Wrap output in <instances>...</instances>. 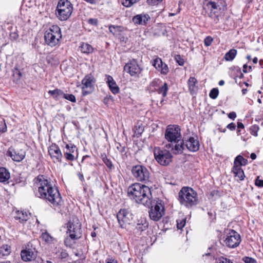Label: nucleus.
Returning <instances> with one entry per match:
<instances>
[{
    "label": "nucleus",
    "mask_w": 263,
    "mask_h": 263,
    "mask_svg": "<svg viewBox=\"0 0 263 263\" xmlns=\"http://www.w3.org/2000/svg\"><path fill=\"white\" fill-rule=\"evenodd\" d=\"M33 189L36 196L50 203L55 209H60L63 203L58 189L44 175L34 179Z\"/></svg>",
    "instance_id": "f257e3e1"
},
{
    "label": "nucleus",
    "mask_w": 263,
    "mask_h": 263,
    "mask_svg": "<svg viewBox=\"0 0 263 263\" xmlns=\"http://www.w3.org/2000/svg\"><path fill=\"white\" fill-rule=\"evenodd\" d=\"M180 128L177 125H168L165 132V138L170 142L165 147L171 149L174 154H179L184 149V141L181 140Z\"/></svg>",
    "instance_id": "f03ea898"
},
{
    "label": "nucleus",
    "mask_w": 263,
    "mask_h": 263,
    "mask_svg": "<svg viewBox=\"0 0 263 263\" xmlns=\"http://www.w3.org/2000/svg\"><path fill=\"white\" fill-rule=\"evenodd\" d=\"M127 193L136 202L144 205L149 203L152 198L150 188L139 183H135L130 185L128 188Z\"/></svg>",
    "instance_id": "7ed1b4c3"
},
{
    "label": "nucleus",
    "mask_w": 263,
    "mask_h": 263,
    "mask_svg": "<svg viewBox=\"0 0 263 263\" xmlns=\"http://www.w3.org/2000/svg\"><path fill=\"white\" fill-rule=\"evenodd\" d=\"M204 9L214 22L217 23L223 17L227 3L224 0H205Z\"/></svg>",
    "instance_id": "20e7f679"
},
{
    "label": "nucleus",
    "mask_w": 263,
    "mask_h": 263,
    "mask_svg": "<svg viewBox=\"0 0 263 263\" xmlns=\"http://www.w3.org/2000/svg\"><path fill=\"white\" fill-rule=\"evenodd\" d=\"M178 201L180 203L186 208H191L196 205L198 202L196 192L192 188L183 187L178 193Z\"/></svg>",
    "instance_id": "39448f33"
},
{
    "label": "nucleus",
    "mask_w": 263,
    "mask_h": 263,
    "mask_svg": "<svg viewBox=\"0 0 263 263\" xmlns=\"http://www.w3.org/2000/svg\"><path fill=\"white\" fill-rule=\"evenodd\" d=\"M57 17L62 21L69 18L73 11V6L68 0H60L56 8Z\"/></svg>",
    "instance_id": "423d86ee"
},
{
    "label": "nucleus",
    "mask_w": 263,
    "mask_h": 263,
    "mask_svg": "<svg viewBox=\"0 0 263 263\" xmlns=\"http://www.w3.org/2000/svg\"><path fill=\"white\" fill-rule=\"evenodd\" d=\"M131 172L136 181L145 184H148L150 182V173L145 166L142 165H135L133 166Z\"/></svg>",
    "instance_id": "0eeeda50"
},
{
    "label": "nucleus",
    "mask_w": 263,
    "mask_h": 263,
    "mask_svg": "<svg viewBox=\"0 0 263 263\" xmlns=\"http://www.w3.org/2000/svg\"><path fill=\"white\" fill-rule=\"evenodd\" d=\"M44 37L46 43L48 45L51 47L54 46L62 37L60 27L57 25L52 26L45 32Z\"/></svg>",
    "instance_id": "6e6552de"
},
{
    "label": "nucleus",
    "mask_w": 263,
    "mask_h": 263,
    "mask_svg": "<svg viewBox=\"0 0 263 263\" xmlns=\"http://www.w3.org/2000/svg\"><path fill=\"white\" fill-rule=\"evenodd\" d=\"M155 158L161 165H167L172 159V155L168 150L155 147L154 149Z\"/></svg>",
    "instance_id": "1a4fd4ad"
},
{
    "label": "nucleus",
    "mask_w": 263,
    "mask_h": 263,
    "mask_svg": "<svg viewBox=\"0 0 263 263\" xmlns=\"http://www.w3.org/2000/svg\"><path fill=\"white\" fill-rule=\"evenodd\" d=\"M117 218L120 227L123 229L129 224L132 221L133 217L130 212L127 209H121L117 214Z\"/></svg>",
    "instance_id": "9d476101"
},
{
    "label": "nucleus",
    "mask_w": 263,
    "mask_h": 263,
    "mask_svg": "<svg viewBox=\"0 0 263 263\" xmlns=\"http://www.w3.org/2000/svg\"><path fill=\"white\" fill-rule=\"evenodd\" d=\"M164 214V208L161 201H157L149 211L150 218L155 221L159 220Z\"/></svg>",
    "instance_id": "9b49d317"
},
{
    "label": "nucleus",
    "mask_w": 263,
    "mask_h": 263,
    "mask_svg": "<svg viewBox=\"0 0 263 263\" xmlns=\"http://www.w3.org/2000/svg\"><path fill=\"white\" fill-rule=\"evenodd\" d=\"M241 241L240 235L235 231L231 230L229 232L224 242L229 248H234L237 247Z\"/></svg>",
    "instance_id": "f8f14e48"
},
{
    "label": "nucleus",
    "mask_w": 263,
    "mask_h": 263,
    "mask_svg": "<svg viewBox=\"0 0 263 263\" xmlns=\"http://www.w3.org/2000/svg\"><path fill=\"white\" fill-rule=\"evenodd\" d=\"M7 154L12 159L16 162L22 161L25 157L26 152L23 148L19 147H10L9 148Z\"/></svg>",
    "instance_id": "ddd939ff"
},
{
    "label": "nucleus",
    "mask_w": 263,
    "mask_h": 263,
    "mask_svg": "<svg viewBox=\"0 0 263 263\" xmlns=\"http://www.w3.org/2000/svg\"><path fill=\"white\" fill-rule=\"evenodd\" d=\"M95 79L91 74L86 75L82 81V93L83 96H86L91 93L93 90V83Z\"/></svg>",
    "instance_id": "4468645a"
},
{
    "label": "nucleus",
    "mask_w": 263,
    "mask_h": 263,
    "mask_svg": "<svg viewBox=\"0 0 263 263\" xmlns=\"http://www.w3.org/2000/svg\"><path fill=\"white\" fill-rule=\"evenodd\" d=\"M67 233L73 238L80 239L82 236L81 224L79 222H68L67 226Z\"/></svg>",
    "instance_id": "2eb2a0df"
},
{
    "label": "nucleus",
    "mask_w": 263,
    "mask_h": 263,
    "mask_svg": "<svg viewBox=\"0 0 263 263\" xmlns=\"http://www.w3.org/2000/svg\"><path fill=\"white\" fill-rule=\"evenodd\" d=\"M48 153L54 162H61L63 157L59 147L55 144H52L48 148Z\"/></svg>",
    "instance_id": "dca6fc26"
},
{
    "label": "nucleus",
    "mask_w": 263,
    "mask_h": 263,
    "mask_svg": "<svg viewBox=\"0 0 263 263\" xmlns=\"http://www.w3.org/2000/svg\"><path fill=\"white\" fill-rule=\"evenodd\" d=\"M181 141H184V148H186L191 152H196L199 148V141L197 138L193 137L189 138H184Z\"/></svg>",
    "instance_id": "f3484780"
},
{
    "label": "nucleus",
    "mask_w": 263,
    "mask_h": 263,
    "mask_svg": "<svg viewBox=\"0 0 263 263\" xmlns=\"http://www.w3.org/2000/svg\"><path fill=\"white\" fill-rule=\"evenodd\" d=\"M125 71L129 73L132 76H134L140 73L141 69L137 61L133 60L127 63L124 67Z\"/></svg>",
    "instance_id": "a211bd4d"
},
{
    "label": "nucleus",
    "mask_w": 263,
    "mask_h": 263,
    "mask_svg": "<svg viewBox=\"0 0 263 263\" xmlns=\"http://www.w3.org/2000/svg\"><path fill=\"white\" fill-rule=\"evenodd\" d=\"M77 150L76 146L73 144H67L63 149L64 157L68 161H73L76 157L74 153Z\"/></svg>",
    "instance_id": "6ab92c4d"
},
{
    "label": "nucleus",
    "mask_w": 263,
    "mask_h": 263,
    "mask_svg": "<svg viewBox=\"0 0 263 263\" xmlns=\"http://www.w3.org/2000/svg\"><path fill=\"white\" fill-rule=\"evenodd\" d=\"M152 62V65L161 74H166L168 72L169 70L167 65L163 63L161 59L157 57Z\"/></svg>",
    "instance_id": "aec40b11"
},
{
    "label": "nucleus",
    "mask_w": 263,
    "mask_h": 263,
    "mask_svg": "<svg viewBox=\"0 0 263 263\" xmlns=\"http://www.w3.org/2000/svg\"><path fill=\"white\" fill-rule=\"evenodd\" d=\"M21 256L23 261H31L36 258L37 254L34 249H27L21 251Z\"/></svg>",
    "instance_id": "412c9836"
},
{
    "label": "nucleus",
    "mask_w": 263,
    "mask_h": 263,
    "mask_svg": "<svg viewBox=\"0 0 263 263\" xmlns=\"http://www.w3.org/2000/svg\"><path fill=\"white\" fill-rule=\"evenodd\" d=\"M150 18L148 14H140L135 16L133 18V22L135 24L145 25Z\"/></svg>",
    "instance_id": "4be33fe9"
},
{
    "label": "nucleus",
    "mask_w": 263,
    "mask_h": 263,
    "mask_svg": "<svg viewBox=\"0 0 263 263\" xmlns=\"http://www.w3.org/2000/svg\"><path fill=\"white\" fill-rule=\"evenodd\" d=\"M106 77L107 79L106 83L110 91L114 94L118 93L119 92V88L113 78L109 75H106Z\"/></svg>",
    "instance_id": "5701e85b"
},
{
    "label": "nucleus",
    "mask_w": 263,
    "mask_h": 263,
    "mask_svg": "<svg viewBox=\"0 0 263 263\" xmlns=\"http://www.w3.org/2000/svg\"><path fill=\"white\" fill-rule=\"evenodd\" d=\"M30 214L24 211H17L15 212L14 218L21 223H24L30 218Z\"/></svg>",
    "instance_id": "b1692460"
},
{
    "label": "nucleus",
    "mask_w": 263,
    "mask_h": 263,
    "mask_svg": "<svg viewBox=\"0 0 263 263\" xmlns=\"http://www.w3.org/2000/svg\"><path fill=\"white\" fill-rule=\"evenodd\" d=\"M247 163L248 160L239 155L235 158L233 167H241V166H245Z\"/></svg>",
    "instance_id": "393cba45"
},
{
    "label": "nucleus",
    "mask_w": 263,
    "mask_h": 263,
    "mask_svg": "<svg viewBox=\"0 0 263 263\" xmlns=\"http://www.w3.org/2000/svg\"><path fill=\"white\" fill-rule=\"evenodd\" d=\"M10 178V175L8 171L4 167H0V182H6Z\"/></svg>",
    "instance_id": "a878e982"
},
{
    "label": "nucleus",
    "mask_w": 263,
    "mask_h": 263,
    "mask_svg": "<svg viewBox=\"0 0 263 263\" xmlns=\"http://www.w3.org/2000/svg\"><path fill=\"white\" fill-rule=\"evenodd\" d=\"M232 172L234 173L235 177H237L240 181L244 179L245 175L241 167H233Z\"/></svg>",
    "instance_id": "bb28decb"
},
{
    "label": "nucleus",
    "mask_w": 263,
    "mask_h": 263,
    "mask_svg": "<svg viewBox=\"0 0 263 263\" xmlns=\"http://www.w3.org/2000/svg\"><path fill=\"white\" fill-rule=\"evenodd\" d=\"M148 226V223L146 220L145 219L142 218L138 220L136 226V229L142 232L145 230L147 228Z\"/></svg>",
    "instance_id": "cd10ccee"
},
{
    "label": "nucleus",
    "mask_w": 263,
    "mask_h": 263,
    "mask_svg": "<svg viewBox=\"0 0 263 263\" xmlns=\"http://www.w3.org/2000/svg\"><path fill=\"white\" fill-rule=\"evenodd\" d=\"M197 80L195 77H190L188 80L189 89L191 94L193 95L195 91L196 84Z\"/></svg>",
    "instance_id": "c85d7f7f"
},
{
    "label": "nucleus",
    "mask_w": 263,
    "mask_h": 263,
    "mask_svg": "<svg viewBox=\"0 0 263 263\" xmlns=\"http://www.w3.org/2000/svg\"><path fill=\"white\" fill-rule=\"evenodd\" d=\"M48 93L57 100L61 98H63L65 93L62 90L59 89H56L53 90H49Z\"/></svg>",
    "instance_id": "c756f323"
},
{
    "label": "nucleus",
    "mask_w": 263,
    "mask_h": 263,
    "mask_svg": "<svg viewBox=\"0 0 263 263\" xmlns=\"http://www.w3.org/2000/svg\"><path fill=\"white\" fill-rule=\"evenodd\" d=\"M10 252V247L8 245H4L0 247V257L8 256Z\"/></svg>",
    "instance_id": "7c9ffc66"
},
{
    "label": "nucleus",
    "mask_w": 263,
    "mask_h": 263,
    "mask_svg": "<svg viewBox=\"0 0 263 263\" xmlns=\"http://www.w3.org/2000/svg\"><path fill=\"white\" fill-rule=\"evenodd\" d=\"M236 55L237 50H229V51L225 54L223 59L226 61H232L234 59Z\"/></svg>",
    "instance_id": "2f4dec72"
},
{
    "label": "nucleus",
    "mask_w": 263,
    "mask_h": 263,
    "mask_svg": "<svg viewBox=\"0 0 263 263\" xmlns=\"http://www.w3.org/2000/svg\"><path fill=\"white\" fill-rule=\"evenodd\" d=\"M78 238H73L71 236H67L64 240V243L66 247L69 248H73L76 243V241L78 240Z\"/></svg>",
    "instance_id": "473e14b6"
},
{
    "label": "nucleus",
    "mask_w": 263,
    "mask_h": 263,
    "mask_svg": "<svg viewBox=\"0 0 263 263\" xmlns=\"http://www.w3.org/2000/svg\"><path fill=\"white\" fill-rule=\"evenodd\" d=\"M133 130L134 132V135L137 137H139L144 132V127L142 124H139L138 123L135 126Z\"/></svg>",
    "instance_id": "72a5a7b5"
},
{
    "label": "nucleus",
    "mask_w": 263,
    "mask_h": 263,
    "mask_svg": "<svg viewBox=\"0 0 263 263\" xmlns=\"http://www.w3.org/2000/svg\"><path fill=\"white\" fill-rule=\"evenodd\" d=\"M109 30L110 32L114 35L117 34L122 31V27L120 26L110 25L109 26Z\"/></svg>",
    "instance_id": "f704fd0d"
},
{
    "label": "nucleus",
    "mask_w": 263,
    "mask_h": 263,
    "mask_svg": "<svg viewBox=\"0 0 263 263\" xmlns=\"http://www.w3.org/2000/svg\"><path fill=\"white\" fill-rule=\"evenodd\" d=\"M41 238L43 241L48 243H51L53 240V238L47 232L42 234Z\"/></svg>",
    "instance_id": "c9c22d12"
},
{
    "label": "nucleus",
    "mask_w": 263,
    "mask_h": 263,
    "mask_svg": "<svg viewBox=\"0 0 263 263\" xmlns=\"http://www.w3.org/2000/svg\"><path fill=\"white\" fill-rule=\"evenodd\" d=\"M13 76L16 81L19 80L22 77V73L17 67H15L13 70Z\"/></svg>",
    "instance_id": "e433bc0d"
},
{
    "label": "nucleus",
    "mask_w": 263,
    "mask_h": 263,
    "mask_svg": "<svg viewBox=\"0 0 263 263\" xmlns=\"http://www.w3.org/2000/svg\"><path fill=\"white\" fill-rule=\"evenodd\" d=\"M168 90L167 85L166 83H165L163 85L160 87L158 90V92L160 94H162L163 97H165L167 95V92Z\"/></svg>",
    "instance_id": "4c0bfd02"
},
{
    "label": "nucleus",
    "mask_w": 263,
    "mask_h": 263,
    "mask_svg": "<svg viewBox=\"0 0 263 263\" xmlns=\"http://www.w3.org/2000/svg\"><path fill=\"white\" fill-rule=\"evenodd\" d=\"M7 125L5 119L2 117H0V132L5 133L7 131Z\"/></svg>",
    "instance_id": "58836bf2"
},
{
    "label": "nucleus",
    "mask_w": 263,
    "mask_h": 263,
    "mask_svg": "<svg viewBox=\"0 0 263 263\" xmlns=\"http://www.w3.org/2000/svg\"><path fill=\"white\" fill-rule=\"evenodd\" d=\"M259 128L258 126H257L256 125H252L250 128L251 134L255 137H257L258 135L257 132L259 130Z\"/></svg>",
    "instance_id": "ea45409f"
},
{
    "label": "nucleus",
    "mask_w": 263,
    "mask_h": 263,
    "mask_svg": "<svg viewBox=\"0 0 263 263\" xmlns=\"http://www.w3.org/2000/svg\"><path fill=\"white\" fill-rule=\"evenodd\" d=\"M218 93L219 91L217 88H213L209 93V96L211 98L215 99L218 97Z\"/></svg>",
    "instance_id": "a19ab883"
},
{
    "label": "nucleus",
    "mask_w": 263,
    "mask_h": 263,
    "mask_svg": "<svg viewBox=\"0 0 263 263\" xmlns=\"http://www.w3.org/2000/svg\"><path fill=\"white\" fill-rule=\"evenodd\" d=\"M63 98L71 101V102H76V99L75 96L72 94H66L64 93Z\"/></svg>",
    "instance_id": "79ce46f5"
},
{
    "label": "nucleus",
    "mask_w": 263,
    "mask_h": 263,
    "mask_svg": "<svg viewBox=\"0 0 263 263\" xmlns=\"http://www.w3.org/2000/svg\"><path fill=\"white\" fill-rule=\"evenodd\" d=\"M242 260L245 263H257L256 259H255L254 258H253L252 257H248V256L243 257L242 258Z\"/></svg>",
    "instance_id": "37998d69"
},
{
    "label": "nucleus",
    "mask_w": 263,
    "mask_h": 263,
    "mask_svg": "<svg viewBox=\"0 0 263 263\" xmlns=\"http://www.w3.org/2000/svg\"><path fill=\"white\" fill-rule=\"evenodd\" d=\"M186 223L185 219L177 220V227L178 229H182Z\"/></svg>",
    "instance_id": "c03bdc74"
},
{
    "label": "nucleus",
    "mask_w": 263,
    "mask_h": 263,
    "mask_svg": "<svg viewBox=\"0 0 263 263\" xmlns=\"http://www.w3.org/2000/svg\"><path fill=\"white\" fill-rule=\"evenodd\" d=\"M175 59L176 62L180 66H182L184 63V59L180 55H176L175 57Z\"/></svg>",
    "instance_id": "a18cd8bd"
},
{
    "label": "nucleus",
    "mask_w": 263,
    "mask_h": 263,
    "mask_svg": "<svg viewBox=\"0 0 263 263\" xmlns=\"http://www.w3.org/2000/svg\"><path fill=\"white\" fill-rule=\"evenodd\" d=\"M103 161L105 165L109 168H111L112 164L111 161L108 159L106 156L103 158Z\"/></svg>",
    "instance_id": "49530a36"
},
{
    "label": "nucleus",
    "mask_w": 263,
    "mask_h": 263,
    "mask_svg": "<svg viewBox=\"0 0 263 263\" xmlns=\"http://www.w3.org/2000/svg\"><path fill=\"white\" fill-rule=\"evenodd\" d=\"M122 4L123 6L128 7L135 4L132 0H122Z\"/></svg>",
    "instance_id": "de8ad7c7"
},
{
    "label": "nucleus",
    "mask_w": 263,
    "mask_h": 263,
    "mask_svg": "<svg viewBox=\"0 0 263 263\" xmlns=\"http://www.w3.org/2000/svg\"><path fill=\"white\" fill-rule=\"evenodd\" d=\"M213 38L211 36H209L206 37L204 41L205 45L206 46H210L213 42Z\"/></svg>",
    "instance_id": "09e8293b"
},
{
    "label": "nucleus",
    "mask_w": 263,
    "mask_h": 263,
    "mask_svg": "<svg viewBox=\"0 0 263 263\" xmlns=\"http://www.w3.org/2000/svg\"><path fill=\"white\" fill-rule=\"evenodd\" d=\"M217 263H233V262L229 259L221 257L218 259Z\"/></svg>",
    "instance_id": "8fccbe9b"
},
{
    "label": "nucleus",
    "mask_w": 263,
    "mask_h": 263,
    "mask_svg": "<svg viewBox=\"0 0 263 263\" xmlns=\"http://www.w3.org/2000/svg\"><path fill=\"white\" fill-rule=\"evenodd\" d=\"M255 184L258 187H263V180L259 179V177H257L255 180Z\"/></svg>",
    "instance_id": "3c124183"
},
{
    "label": "nucleus",
    "mask_w": 263,
    "mask_h": 263,
    "mask_svg": "<svg viewBox=\"0 0 263 263\" xmlns=\"http://www.w3.org/2000/svg\"><path fill=\"white\" fill-rule=\"evenodd\" d=\"M252 71V67L251 66H249L248 67V66L246 64L243 65V72L245 73H247L248 72H250Z\"/></svg>",
    "instance_id": "603ef678"
},
{
    "label": "nucleus",
    "mask_w": 263,
    "mask_h": 263,
    "mask_svg": "<svg viewBox=\"0 0 263 263\" xmlns=\"http://www.w3.org/2000/svg\"><path fill=\"white\" fill-rule=\"evenodd\" d=\"M227 127L231 130H234L235 129L236 125L234 123H231L227 125Z\"/></svg>",
    "instance_id": "864d4df0"
},
{
    "label": "nucleus",
    "mask_w": 263,
    "mask_h": 263,
    "mask_svg": "<svg viewBox=\"0 0 263 263\" xmlns=\"http://www.w3.org/2000/svg\"><path fill=\"white\" fill-rule=\"evenodd\" d=\"M228 117L229 118L234 120L236 117V114L235 112H231L228 114Z\"/></svg>",
    "instance_id": "5fc2aeb1"
},
{
    "label": "nucleus",
    "mask_w": 263,
    "mask_h": 263,
    "mask_svg": "<svg viewBox=\"0 0 263 263\" xmlns=\"http://www.w3.org/2000/svg\"><path fill=\"white\" fill-rule=\"evenodd\" d=\"M106 263H117V261L112 258H109L106 259Z\"/></svg>",
    "instance_id": "6e6d98bb"
},
{
    "label": "nucleus",
    "mask_w": 263,
    "mask_h": 263,
    "mask_svg": "<svg viewBox=\"0 0 263 263\" xmlns=\"http://www.w3.org/2000/svg\"><path fill=\"white\" fill-rule=\"evenodd\" d=\"M81 47L83 48H86V49H87V50H89L90 48H91V47L90 45L87 44H84V43H83Z\"/></svg>",
    "instance_id": "4d7b16f0"
},
{
    "label": "nucleus",
    "mask_w": 263,
    "mask_h": 263,
    "mask_svg": "<svg viewBox=\"0 0 263 263\" xmlns=\"http://www.w3.org/2000/svg\"><path fill=\"white\" fill-rule=\"evenodd\" d=\"M83 1L88 3L89 4H96L99 2V0H83Z\"/></svg>",
    "instance_id": "13d9d810"
},
{
    "label": "nucleus",
    "mask_w": 263,
    "mask_h": 263,
    "mask_svg": "<svg viewBox=\"0 0 263 263\" xmlns=\"http://www.w3.org/2000/svg\"><path fill=\"white\" fill-rule=\"evenodd\" d=\"M78 175L79 178L80 179V180L82 182L84 181V178L83 175L82 174L79 173Z\"/></svg>",
    "instance_id": "bf43d9fd"
},
{
    "label": "nucleus",
    "mask_w": 263,
    "mask_h": 263,
    "mask_svg": "<svg viewBox=\"0 0 263 263\" xmlns=\"http://www.w3.org/2000/svg\"><path fill=\"white\" fill-rule=\"evenodd\" d=\"M237 127L238 128H243L244 125L241 122H238Z\"/></svg>",
    "instance_id": "052dcab7"
},
{
    "label": "nucleus",
    "mask_w": 263,
    "mask_h": 263,
    "mask_svg": "<svg viewBox=\"0 0 263 263\" xmlns=\"http://www.w3.org/2000/svg\"><path fill=\"white\" fill-rule=\"evenodd\" d=\"M250 158L252 160H255L256 158V155L255 153H252L250 155Z\"/></svg>",
    "instance_id": "680f3d73"
},
{
    "label": "nucleus",
    "mask_w": 263,
    "mask_h": 263,
    "mask_svg": "<svg viewBox=\"0 0 263 263\" xmlns=\"http://www.w3.org/2000/svg\"><path fill=\"white\" fill-rule=\"evenodd\" d=\"M52 58L50 57V56H48L47 58V62L49 64H53V62L51 61V60Z\"/></svg>",
    "instance_id": "e2e57ef3"
},
{
    "label": "nucleus",
    "mask_w": 263,
    "mask_h": 263,
    "mask_svg": "<svg viewBox=\"0 0 263 263\" xmlns=\"http://www.w3.org/2000/svg\"><path fill=\"white\" fill-rule=\"evenodd\" d=\"M224 81L223 80H220L219 81L218 84L220 86H222L224 85Z\"/></svg>",
    "instance_id": "0e129e2a"
},
{
    "label": "nucleus",
    "mask_w": 263,
    "mask_h": 263,
    "mask_svg": "<svg viewBox=\"0 0 263 263\" xmlns=\"http://www.w3.org/2000/svg\"><path fill=\"white\" fill-rule=\"evenodd\" d=\"M247 91H248V90L246 88L242 89V95H245L247 93Z\"/></svg>",
    "instance_id": "69168bd1"
},
{
    "label": "nucleus",
    "mask_w": 263,
    "mask_h": 263,
    "mask_svg": "<svg viewBox=\"0 0 263 263\" xmlns=\"http://www.w3.org/2000/svg\"><path fill=\"white\" fill-rule=\"evenodd\" d=\"M258 62V59L257 58H254L253 59V62L255 64H256Z\"/></svg>",
    "instance_id": "338daca9"
},
{
    "label": "nucleus",
    "mask_w": 263,
    "mask_h": 263,
    "mask_svg": "<svg viewBox=\"0 0 263 263\" xmlns=\"http://www.w3.org/2000/svg\"><path fill=\"white\" fill-rule=\"evenodd\" d=\"M91 235L92 237H95L96 236V233L95 232H92L91 233Z\"/></svg>",
    "instance_id": "774afa93"
}]
</instances>
